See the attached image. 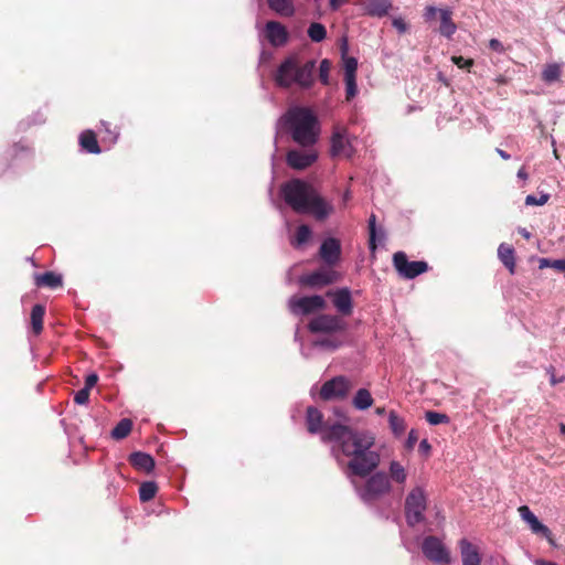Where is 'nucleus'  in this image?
<instances>
[{"label":"nucleus","instance_id":"obj_1","mask_svg":"<svg viewBox=\"0 0 565 565\" xmlns=\"http://www.w3.org/2000/svg\"><path fill=\"white\" fill-rule=\"evenodd\" d=\"M306 426L310 434L320 433L322 441L335 444L332 451L338 459L340 455L350 458L348 468L354 476L366 477L380 465L379 452L372 450L375 437L371 433L341 424L328 425L313 406L306 411Z\"/></svg>","mask_w":565,"mask_h":565},{"label":"nucleus","instance_id":"obj_2","mask_svg":"<svg viewBox=\"0 0 565 565\" xmlns=\"http://www.w3.org/2000/svg\"><path fill=\"white\" fill-rule=\"evenodd\" d=\"M282 198L296 213L311 214L318 221H323L332 212L333 207L317 190L306 181L292 179L281 186Z\"/></svg>","mask_w":565,"mask_h":565},{"label":"nucleus","instance_id":"obj_3","mask_svg":"<svg viewBox=\"0 0 565 565\" xmlns=\"http://www.w3.org/2000/svg\"><path fill=\"white\" fill-rule=\"evenodd\" d=\"M282 119L295 142L305 148L317 142L319 135L318 119L309 108H290Z\"/></svg>","mask_w":565,"mask_h":565},{"label":"nucleus","instance_id":"obj_4","mask_svg":"<svg viewBox=\"0 0 565 565\" xmlns=\"http://www.w3.org/2000/svg\"><path fill=\"white\" fill-rule=\"evenodd\" d=\"M315 70L316 61L310 60L301 65L298 55H290L280 63L274 78L282 88H289L294 84L301 88H309L315 81Z\"/></svg>","mask_w":565,"mask_h":565},{"label":"nucleus","instance_id":"obj_5","mask_svg":"<svg viewBox=\"0 0 565 565\" xmlns=\"http://www.w3.org/2000/svg\"><path fill=\"white\" fill-rule=\"evenodd\" d=\"M427 498L420 487H415L405 499V518L409 526H415L425 520Z\"/></svg>","mask_w":565,"mask_h":565},{"label":"nucleus","instance_id":"obj_6","mask_svg":"<svg viewBox=\"0 0 565 565\" xmlns=\"http://www.w3.org/2000/svg\"><path fill=\"white\" fill-rule=\"evenodd\" d=\"M393 266L397 274L405 279H414L429 269L428 264L424 260L409 262L404 252H396L393 255Z\"/></svg>","mask_w":565,"mask_h":565},{"label":"nucleus","instance_id":"obj_7","mask_svg":"<svg viewBox=\"0 0 565 565\" xmlns=\"http://www.w3.org/2000/svg\"><path fill=\"white\" fill-rule=\"evenodd\" d=\"M288 307L291 313L299 316H308L316 311L323 310L327 307V302L322 296H292L288 301Z\"/></svg>","mask_w":565,"mask_h":565},{"label":"nucleus","instance_id":"obj_8","mask_svg":"<svg viewBox=\"0 0 565 565\" xmlns=\"http://www.w3.org/2000/svg\"><path fill=\"white\" fill-rule=\"evenodd\" d=\"M390 490L391 483L387 476L384 472H376L366 480L361 490V498L364 502H373L388 493Z\"/></svg>","mask_w":565,"mask_h":565},{"label":"nucleus","instance_id":"obj_9","mask_svg":"<svg viewBox=\"0 0 565 565\" xmlns=\"http://www.w3.org/2000/svg\"><path fill=\"white\" fill-rule=\"evenodd\" d=\"M351 388V381L345 376L339 375L324 382L319 395L323 401L343 399L348 396Z\"/></svg>","mask_w":565,"mask_h":565},{"label":"nucleus","instance_id":"obj_10","mask_svg":"<svg viewBox=\"0 0 565 565\" xmlns=\"http://www.w3.org/2000/svg\"><path fill=\"white\" fill-rule=\"evenodd\" d=\"M345 328V321L342 318L332 315H319L308 323V330L311 333H334L344 331Z\"/></svg>","mask_w":565,"mask_h":565},{"label":"nucleus","instance_id":"obj_11","mask_svg":"<svg viewBox=\"0 0 565 565\" xmlns=\"http://www.w3.org/2000/svg\"><path fill=\"white\" fill-rule=\"evenodd\" d=\"M423 553L431 562L448 565L450 555L443 542L436 536H427L423 542Z\"/></svg>","mask_w":565,"mask_h":565},{"label":"nucleus","instance_id":"obj_12","mask_svg":"<svg viewBox=\"0 0 565 565\" xmlns=\"http://www.w3.org/2000/svg\"><path fill=\"white\" fill-rule=\"evenodd\" d=\"M264 39L273 46H285L289 41L287 28L279 21H267L263 30Z\"/></svg>","mask_w":565,"mask_h":565},{"label":"nucleus","instance_id":"obj_13","mask_svg":"<svg viewBox=\"0 0 565 565\" xmlns=\"http://www.w3.org/2000/svg\"><path fill=\"white\" fill-rule=\"evenodd\" d=\"M338 280V274L332 269L320 268L307 275H302L299 279L300 285L310 288H322Z\"/></svg>","mask_w":565,"mask_h":565},{"label":"nucleus","instance_id":"obj_14","mask_svg":"<svg viewBox=\"0 0 565 565\" xmlns=\"http://www.w3.org/2000/svg\"><path fill=\"white\" fill-rule=\"evenodd\" d=\"M318 154L315 150H289L286 156L287 164L295 170H305L316 162Z\"/></svg>","mask_w":565,"mask_h":565},{"label":"nucleus","instance_id":"obj_15","mask_svg":"<svg viewBox=\"0 0 565 565\" xmlns=\"http://www.w3.org/2000/svg\"><path fill=\"white\" fill-rule=\"evenodd\" d=\"M328 297H332V302L339 313L342 316H351L353 312V300L349 288H341L327 292Z\"/></svg>","mask_w":565,"mask_h":565},{"label":"nucleus","instance_id":"obj_16","mask_svg":"<svg viewBox=\"0 0 565 565\" xmlns=\"http://www.w3.org/2000/svg\"><path fill=\"white\" fill-rule=\"evenodd\" d=\"M319 256L329 266L335 265L341 256L340 241L333 237L324 239L320 246Z\"/></svg>","mask_w":565,"mask_h":565},{"label":"nucleus","instance_id":"obj_17","mask_svg":"<svg viewBox=\"0 0 565 565\" xmlns=\"http://www.w3.org/2000/svg\"><path fill=\"white\" fill-rule=\"evenodd\" d=\"M459 547L462 565H480L481 557L479 550L476 545H473L467 539H462L459 542Z\"/></svg>","mask_w":565,"mask_h":565},{"label":"nucleus","instance_id":"obj_18","mask_svg":"<svg viewBox=\"0 0 565 565\" xmlns=\"http://www.w3.org/2000/svg\"><path fill=\"white\" fill-rule=\"evenodd\" d=\"M34 284L39 288L56 289L63 286V276L54 271L34 274Z\"/></svg>","mask_w":565,"mask_h":565},{"label":"nucleus","instance_id":"obj_19","mask_svg":"<svg viewBox=\"0 0 565 565\" xmlns=\"http://www.w3.org/2000/svg\"><path fill=\"white\" fill-rule=\"evenodd\" d=\"M518 511H519L521 518L526 523H529L533 533H536V534L540 533L545 536H547L550 534V529L539 521V519L534 515V513L530 510V508L527 505H521L518 509Z\"/></svg>","mask_w":565,"mask_h":565},{"label":"nucleus","instance_id":"obj_20","mask_svg":"<svg viewBox=\"0 0 565 565\" xmlns=\"http://www.w3.org/2000/svg\"><path fill=\"white\" fill-rule=\"evenodd\" d=\"M351 145L345 138V130L334 131L331 138V153L332 156L344 154L347 157L351 156Z\"/></svg>","mask_w":565,"mask_h":565},{"label":"nucleus","instance_id":"obj_21","mask_svg":"<svg viewBox=\"0 0 565 565\" xmlns=\"http://www.w3.org/2000/svg\"><path fill=\"white\" fill-rule=\"evenodd\" d=\"M129 463L141 471L150 472L154 468V459L146 452L136 451L129 456Z\"/></svg>","mask_w":565,"mask_h":565},{"label":"nucleus","instance_id":"obj_22","mask_svg":"<svg viewBox=\"0 0 565 565\" xmlns=\"http://www.w3.org/2000/svg\"><path fill=\"white\" fill-rule=\"evenodd\" d=\"M78 140H79V146L86 152L93 153V154H98L102 152V149L97 141V136L93 130H90V129L84 130L79 135Z\"/></svg>","mask_w":565,"mask_h":565},{"label":"nucleus","instance_id":"obj_23","mask_svg":"<svg viewBox=\"0 0 565 565\" xmlns=\"http://www.w3.org/2000/svg\"><path fill=\"white\" fill-rule=\"evenodd\" d=\"M439 15H440L439 33L441 35L450 39L457 30V25L452 20V11L449 9H440Z\"/></svg>","mask_w":565,"mask_h":565},{"label":"nucleus","instance_id":"obj_24","mask_svg":"<svg viewBox=\"0 0 565 565\" xmlns=\"http://www.w3.org/2000/svg\"><path fill=\"white\" fill-rule=\"evenodd\" d=\"M391 9V0H370L365 6L366 14L376 18L385 17Z\"/></svg>","mask_w":565,"mask_h":565},{"label":"nucleus","instance_id":"obj_25","mask_svg":"<svg viewBox=\"0 0 565 565\" xmlns=\"http://www.w3.org/2000/svg\"><path fill=\"white\" fill-rule=\"evenodd\" d=\"M498 257L502 264L509 269L510 274L515 271V250L505 243L500 244L498 248Z\"/></svg>","mask_w":565,"mask_h":565},{"label":"nucleus","instance_id":"obj_26","mask_svg":"<svg viewBox=\"0 0 565 565\" xmlns=\"http://www.w3.org/2000/svg\"><path fill=\"white\" fill-rule=\"evenodd\" d=\"M270 10L280 17L289 18L295 14V4L292 0H267Z\"/></svg>","mask_w":565,"mask_h":565},{"label":"nucleus","instance_id":"obj_27","mask_svg":"<svg viewBox=\"0 0 565 565\" xmlns=\"http://www.w3.org/2000/svg\"><path fill=\"white\" fill-rule=\"evenodd\" d=\"M45 315V307L43 305H34L31 310V327L35 335L40 334L43 330V320Z\"/></svg>","mask_w":565,"mask_h":565},{"label":"nucleus","instance_id":"obj_28","mask_svg":"<svg viewBox=\"0 0 565 565\" xmlns=\"http://www.w3.org/2000/svg\"><path fill=\"white\" fill-rule=\"evenodd\" d=\"M353 406L356 409L364 411L372 406L373 397L369 390L360 388L352 401Z\"/></svg>","mask_w":565,"mask_h":565},{"label":"nucleus","instance_id":"obj_29","mask_svg":"<svg viewBox=\"0 0 565 565\" xmlns=\"http://www.w3.org/2000/svg\"><path fill=\"white\" fill-rule=\"evenodd\" d=\"M561 75L562 65L558 63L546 64L542 71V79L548 84L558 81Z\"/></svg>","mask_w":565,"mask_h":565},{"label":"nucleus","instance_id":"obj_30","mask_svg":"<svg viewBox=\"0 0 565 565\" xmlns=\"http://www.w3.org/2000/svg\"><path fill=\"white\" fill-rule=\"evenodd\" d=\"M132 429V420L129 418H122L111 430V437L120 440L126 438Z\"/></svg>","mask_w":565,"mask_h":565},{"label":"nucleus","instance_id":"obj_31","mask_svg":"<svg viewBox=\"0 0 565 565\" xmlns=\"http://www.w3.org/2000/svg\"><path fill=\"white\" fill-rule=\"evenodd\" d=\"M390 476L396 483L403 484L406 481L407 473L405 468L398 462L393 460L390 463Z\"/></svg>","mask_w":565,"mask_h":565},{"label":"nucleus","instance_id":"obj_32","mask_svg":"<svg viewBox=\"0 0 565 565\" xmlns=\"http://www.w3.org/2000/svg\"><path fill=\"white\" fill-rule=\"evenodd\" d=\"M158 487L153 481H146L139 488V498L142 502H148L156 497Z\"/></svg>","mask_w":565,"mask_h":565},{"label":"nucleus","instance_id":"obj_33","mask_svg":"<svg viewBox=\"0 0 565 565\" xmlns=\"http://www.w3.org/2000/svg\"><path fill=\"white\" fill-rule=\"evenodd\" d=\"M388 423L390 428L392 429L394 435L401 436L404 434L406 429L405 420L401 416H398L394 411L390 412Z\"/></svg>","mask_w":565,"mask_h":565},{"label":"nucleus","instance_id":"obj_34","mask_svg":"<svg viewBox=\"0 0 565 565\" xmlns=\"http://www.w3.org/2000/svg\"><path fill=\"white\" fill-rule=\"evenodd\" d=\"M308 36L313 42H321L327 36V30L323 24L319 22H312L308 28Z\"/></svg>","mask_w":565,"mask_h":565},{"label":"nucleus","instance_id":"obj_35","mask_svg":"<svg viewBox=\"0 0 565 565\" xmlns=\"http://www.w3.org/2000/svg\"><path fill=\"white\" fill-rule=\"evenodd\" d=\"M311 233L312 232L308 225L302 224L298 226L296 230L295 241L292 242V244L296 246L303 245L311 237Z\"/></svg>","mask_w":565,"mask_h":565},{"label":"nucleus","instance_id":"obj_36","mask_svg":"<svg viewBox=\"0 0 565 565\" xmlns=\"http://www.w3.org/2000/svg\"><path fill=\"white\" fill-rule=\"evenodd\" d=\"M369 247L372 252L376 249V215L371 214L369 218Z\"/></svg>","mask_w":565,"mask_h":565},{"label":"nucleus","instance_id":"obj_37","mask_svg":"<svg viewBox=\"0 0 565 565\" xmlns=\"http://www.w3.org/2000/svg\"><path fill=\"white\" fill-rule=\"evenodd\" d=\"M425 418L430 425H439V424H448L449 423V417L446 414L437 413V412H433V411L426 412Z\"/></svg>","mask_w":565,"mask_h":565},{"label":"nucleus","instance_id":"obj_38","mask_svg":"<svg viewBox=\"0 0 565 565\" xmlns=\"http://www.w3.org/2000/svg\"><path fill=\"white\" fill-rule=\"evenodd\" d=\"M331 71V62L327 58L320 62L319 66V79L322 84H329V73Z\"/></svg>","mask_w":565,"mask_h":565},{"label":"nucleus","instance_id":"obj_39","mask_svg":"<svg viewBox=\"0 0 565 565\" xmlns=\"http://www.w3.org/2000/svg\"><path fill=\"white\" fill-rule=\"evenodd\" d=\"M347 100H351L358 93L356 76L344 77Z\"/></svg>","mask_w":565,"mask_h":565},{"label":"nucleus","instance_id":"obj_40","mask_svg":"<svg viewBox=\"0 0 565 565\" xmlns=\"http://www.w3.org/2000/svg\"><path fill=\"white\" fill-rule=\"evenodd\" d=\"M344 77L356 76L358 61L355 57H343Z\"/></svg>","mask_w":565,"mask_h":565},{"label":"nucleus","instance_id":"obj_41","mask_svg":"<svg viewBox=\"0 0 565 565\" xmlns=\"http://www.w3.org/2000/svg\"><path fill=\"white\" fill-rule=\"evenodd\" d=\"M550 199L548 194H541L539 198L535 195H527L525 198L526 205H544Z\"/></svg>","mask_w":565,"mask_h":565},{"label":"nucleus","instance_id":"obj_42","mask_svg":"<svg viewBox=\"0 0 565 565\" xmlns=\"http://www.w3.org/2000/svg\"><path fill=\"white\" fill-rule=\"evenodd\" d=\"M89 394L90 392L87 391V388H81L79 391H77L75 393V396H74V402L78 405H84L88 402L89 399Z\"/></svg>","mask_w":565,"mask_h":565},{"label":"nucleus","instance_id":"obj_43","mask_svg":"<svg viewBox=\"0 0 565 565\" xmlns=\"http://www.w3.org/2000/svg\"><path fill=\"white\" fill-rule=\"evenodd\" d=\"M451 61L459 67L469 70L473 65V60L465 58L462 56H452Z\"/></svg>","mask_w":565,"mask_h":565},{"label":"nucleus","instance_id":"obj_44","mask_svg":"<svg viewBox=\"0 0 565 565\" xmlns=\"http://www.w3.org/2000/svg\"><path fill=\"white\" fill-rule=\"evenodd\" d=\"M392 24L401 34L408 30V24L403 18H394Z\"/></svg>","mask_w":565,"mask_h":565},{"label":"nucleus","instance_id":"obj_45","mask_svg":"<svg viewBox=\"0 0 565 565\" xmlns=\"http://www.w3.org/2000/svg\"><path fill=\"white\" fill-rule=\"evenodd\" d=\"M102 126L104 127L105 131L109 134L111 140H116L119 136V130L117 126H114L111 128V124L107 121H102Z\"/></svg>","mask_w":565,"mask_h":565},{"label":"nucleus","instance_id":"obj_46","mask_svg":"<svg viewBox=\"0 0 565 565\" xmlns=\"http://www.w3.org/2000/svg\"><path fill=\"white\" fill-rule=\"evenodd\" d=\"M547 373L550 374V383H551L552 386H555V385H557L559 383L565 382V375H563L561 377H556L554 366H550L547 369Z\"/></svg>","mask_w":565,"mask_h":565},{"label":"nucleus","instance_id":"obj_47","mask_svg":"<svg viewBox=\"0 0 565 565\" xmlns=\"http://www.w3.org/2000/svg\"><path fill=\"white\" fill-rule=\"evenodd\" d=\"M97 382H98V375L95 373H90L85 379L84 388H87V391L90 392V390L97 384Z\"/></svg>","mask_w":565,"mask_h":565},{"label":"nucleus","instance_id":"obj_48","mask_svg":"<svg viewBox=\"0 0 565 565\" xmlns=\"http://www.w3.org/2000/svg\"><path fill=\"white\" fill-rule=\"evenodd\" d=\"M489 47H490V50L498 52V53L504 52V46L498 39H491L489 41Z\"/></svg>","mask_w":565,"mask_h":565},{"label":"nucleus","instance_id":"obj_49","mask_svg":"<svg viewBox=\"0 0 565 565\" xmlns=\"http://www.w3.org/2000/svg\"><path fill=\"white\" fill-rule=\"evenodd\" d=\"M439 10H440V9H437V8L433 7V6H428V7H426V9H425L424 18H425L427 21H429V20L434 19V18L436 17V14H437V13H439Z\"/></svg>","mask_w":565,"mask_h":565},{"label":"nucleus","instance_id":"obj_50","mask_svg":"<svg viewBox=\"0 0 565 565\" xmlns=\"http://www.w3.org/2000/svg\"><path fill=\"white\" fill-rule=\"evenodd\" d=\"M418 440V434L416 430H411L409 434H408V437H407V441H406V446L407 448H413L415 446V444L417 443Z\"/></svg>","mask_w":565,"mask_h":565},{"label":"nucleus","instance_id":"obj_51","mask_svg":"<svg viewBox=\"0 0 565 565\" xmlns=\"http://www.w3.org/2000/svg\"><path fill=\"white\" fill-rule=\"evenodd\" d=\"M553 268L558 271L565 273V259H554Z\"/></svg>","mask_w":565,"mask_h":565},{"label":"nucleus","instance_id":"obj_52","mask_svg":"<svg viewBox=\"0 0 565 565\" xmlns=\"http://www.w3.org/2000/svg\"><path fill=\"white\" fill-rule=\"evenodd\" d=\"M546 267H551L553 268V260L548 259V258H541L540 259V268H546Z\"/></svg>","mask_w":565,"mask_h":565},{"label":"nucleus","instance_id":"obj_53","mask_svg":"<svg viewBox=\"0 0 565 565\" xmlns=\"http://www.w3.org/2000/svg\"><path fill=\"white\" fill-rule=\"evenodd\" d=\"M419 449L423 451H428L430 449V445L426 439H423L419 444Z\"/></svg>","mask_w":565,"mask_h":565},{"label":"nucleus","instance_id":"obj_54","mask_svg":"<svg viewBox=\"0 0 565 565\" xmlns=\"http://www.w3.org/2000/svg\"><path fill=\"white\" fill-rule=\"evenodd\" d=\"M497 152L499 153V156L504 159V160H509L510 159V154L507 153L504 150L502 149H497Z\"/></svg>","mask_w":565,"mask_h":565},{"label":"nucleus","instance_id":"obj_55","mask_svg":"<svg viewBox=\"0 0 565 565\" xmlns=\"http://www.w3.org/2000/svg\"><path fill=\"white\" fill-rule=\"evenodd\" d=\"M536 565H558V564H556L555 562H552V561L540 559V561H536Z\"/></svg>","mask_w":565,"mask_h":565},{"label":"nucleus","instance_id":"obj_56","mask_svg":"<svg viewBox=\"0 0 565 565\" xmlns=\"http://www.w3.org/2000/svg\"><path fill=\"white\" fill-rule=\"evenodd\" d=\"M518 177L521 178V179H527V173L526 171L524 170V168H521L519 171H518Z\"/></svg>","mask_w":565,"mask_h":565},{"label":"nucleus","instance_id":"obj_57","mask_svg":"<svg viewBox=\"0 0 565 565\" xmlns=\"http://www.w3.org/2000/svg\"><path fill=\"white\" fill-rule=\"evenodd\" d=\"M339 6H340L339 0H330V7H331L333 10L338 9V8H339Z\"/></svg>","mask_w":565,"mask_h":565},{"label":"nucleus","instance_id":"obj_58","mask_svg":"<svg viewBox=\"0 0 565 565\" xmlns=\"http://www.w3.org/2000/svg\"><path fill=\"white\" fill-rule=\"evenodd\" d=\"M351 199V192L350 190H347L343 194V202H348Z\"/></svg>","mask_w":565,"mask_h":565},{"label":"nucleus","instance_id":"obj_59","mask_svg":"<svg viewBox=\"0 0 565 565\" xmlns=\"http://www.w3.org/2000/svg\"><path fill=\"white\" fill-rule=\"evenodd\" d=\"M552 146H553V147H555V140H554V139L552 140ZM553 154H554V157H555L557 160L559 159V154H558V152H557V149H556V148H554V149H553Z\"/></svg>","mask_w":565,"mask_h":565},{"label":"nucleus","instance_id":"obj_60","mask_svg":"<svg viewBox=\"0 0 565 565\" xmlns=\"http://www.w3.org/2000/svg\"><path fill=\"white\" fill-rule=\"evenodd\" d=\"M319 344L335 348L329 340L320 341Z\"/></svg>","mask_w":565,"mask_h":565},{"label":"nucleus","instance_id":"obj_61","mask_svg":"<svg viewBox=\"0 0 565 565\" xmlns=\"http://www.w3.org/2000/svg\"><path fill=\"white\" fill-rule=\"evenodd\" d=\"M520 233L522 234L523 237L525 238H530V233L526 231V230H521Z\"/></svg>","mask_w":565,"mask_h":565},{"label":"nucleus","instance_id":"obj_62","mask_svg":"<svg viewBox=\"0 0 565 565\" xmlns=\"http://www.w3.org/2000/svg\"><path fill=\"white\" fill-rule=\"evenodd\" d=\"M384 413H385V408L384 407H377L376 408V414L383 415Z\"/></svg>","mask_w":565,"mask_h":565},{"label":"nucleus","instance_id":"obj_63","mask_svg":"<svg viewBox=\"0 0 565 565\" xmlns=\"http://www.w3.org/2000/svg\"><path fill=\"white\" fill-rule=\"evenodd\" d=\"M559 431L561 434L565 435V424H559Z\"/></svg>","mask_w":565,"mask_h":565},{"label":"nucleus","instance_id":"obj_64","mask_svg":"<svg viewBox=\"0 0 565 565\" xmlns=\"http://www.w3.org/2000/svg\"><path fill=\"white\" fill-rule=\"evenodd\" d=\"M345 51H347V47H345V46H343V47H342V54H343V55H345Z\"/></svg>","mask_w":565,"mask_h":565}]
</instances>
